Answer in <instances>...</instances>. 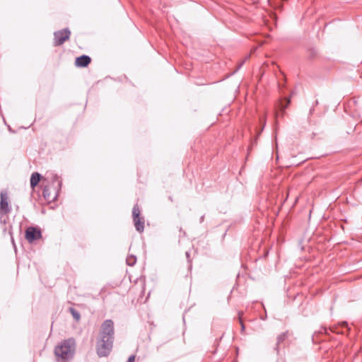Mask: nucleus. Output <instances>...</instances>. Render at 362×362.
<instances>
[{
	"label": "nucleus",
	"mask_w": 362,
	"mask_h": 362,
	"mask_svg": "<svg viewBox=\"0 0 362 362\" xmlns=\"http://www.w3.org/2000/svg\"><path fill=\"white\" fill-rule=\"evenodd\" d=\"M41 175L38 173H33L30 177V186L34 188L40 182Z\"/></svg>",
	"instance_id": "obj_9"
},
{
	"label": "nucleus",
	"mask_w": 362,
	"mask_h": 362,
	"mask_svg": "<svg viewBox=\"0 0 362 362\" xmlns=\"http://www.w3.org/2000/svg\"><path fill=\"white\" fill-rule=\"evenodd\" d=\"M71 32L69 29H63L54 33V45L58 46L62 45L66 40H69Z\"/></svg>",
	"instance_id": "obj_5"
},
{
	"label": "nucleus",
	"mask_w": 362,
	"mask_h": 362,
	"mask_svg": "<svg viewBox=\"0 0 362 362\" xmlns=\"http://www.w3.org/2000/svg\"><path fill=\"white\" fill-rule=\"evenodd\" d=\"M281 340H282V337H279V341H281Z\"/></svg>",
	"instance_id": "obj_14"
},
{
	"label": "nucleus",
	"mask_w": 362,
	"mask_h": 362,
	"mask_svg": "<svg viewBox=\"0 0 362 362\" xmlns=\"http://www.w3.org/2000/svg\"><path fill=\"white\" fill-rule=\"evenodd\" d=\"M114 323L111 320H106L101 325L100 338L114 340Z\"/></svg>",
	"instance_id": "obj_3"
},
{
	"label": "nucleus",
	"mask_w": 362,
	"mask_h": 362,
	"mask_svg": "<svg viewBox=\"0 0 362 362\" xmlns=\"http://www.w3.org/2000/svg\"><path fill=\"white\" fill-rule=\"evenodd\" d=\"M91 62L90 58L86 55H82L76 59L75 65L78 67H86Z\"/></svg>",
	"instance_id": "obj_8"
},
{
	"label": "nucleus",
	"mask_w": 362,
	"mask_h": 362,
	"mask_svg": "<svg viewBox=\"0 0 362 362\" xmlns=\"http://www.w3.org/2000/svg\"><path fill=\"white\" fill-rule=\"evenodd\" d=\"M113 345V340L100 338L97 342L96 351L100 357L107 356L110 354Z\"/></svg>",
	"instance_id": "obj_2"
},
{
	"label": "nucleus",
	"mask_w": 362,
	"mask_h": 362,
	"mask_svg": "<svg viewBox=\"0 0 362 362\" xmlns=\"http://www.w3.org/2000/svg\"><path fill=\"white\" fill-rule=\"evenodd\" d=\"M43 195L45 198L49 199V194L47 187L43 189Z\"/></svg>",
	"instance_id": "obj_12"
},
{
	"label": "nucleus",
	"mask_w": 362,
	"mask_h": 362,
	"mask_svg": "<svg viewBox=\"0 0 362 362\" xmlns=\"http://www.w3.org/2000/svg\"><path fill=\"white\" fill-rule=\"evenodd\" d=\"M6 192H1L0 216L6 214L10 211Z\"/></svg>",
	"instance_id": "obj_7"
},
{
	"label": "nucleus",
	"mask_w": 362,
	"mask_h": 362,
	"mask_svg": "<svg viewBox=\"0 0 362 362\" xmlns=\"http://www.w3.org/2000/svg\"><path fill=\"white\" fill-rule=\"evenodd\" d=\"M134 223L137 231L141 233L144 229V219L140 216V209L138 205H135L132 210Z\"/></svg>",
	"instance_id": "obj_4"
},
{
	"label": "nucleus",
	"mask_w": 362,
	"mask_h": 362,
	"mask_svg": "<svg viewBox=\"0 0 362 362\" xmlns=\"http://www.w3.org/2000/svg\"><path fill=\"white\" fill-rule=\"evenodd\" d=\"M134 361H135V356L132 355L129 357L127 362H134Z\"/></svg>",
	"instance_id": "obj_13"
},
{
	"label": "nucleus",
	"mask_w": 362,
	"mask_h": 362,
	"mask_svg": "<svg viewBox=\"0 0 362 362\" xmlns=\"http://www.w3.org/2000/svg\"><path fill=\"white\" fill-rule=\"evenodd\" d=\"M75 351V340L70 338L63 341L54 349V354L58 361L66 362L73 358Z\"/></svg>",
	"instance_id": "obj_1"
},
{
	"label": "nucleus",
	"mask_w": 362,
	"mask_h": 362,
	"mask_svg": "<svg viewBox=\"0 0 362 362\" xmlns=\"http://www.w3.org/2000/svg\"><path fill=\"white\" fill-rule=\"evenodd\" d=\"M136 262V258L134 255L128 256L127 258V264L129 266H133Z\"/></svg>",
	"instance_id": "obj_11"
},
{
	"label": "nucleus",
	"mask_w": 362,
	"mask_h": 362,
	"mask_svg": "<svg viewBox=\"0 0 362 362\" xmlns=\"http://www.w3.org/2000/svg\"><path fill=\"white\" fill-rule=\"evenodd\" d=\"M69 311L71 313L73 317L76 320L79 321L81 319L80 313L73 308H69Z\"/></svg>",
	"instance_id": "obj_10"
},
{
	"label": "nucleus",
	"mask_w": 362,
	"mask_h": 362,
	"mask_svg": "<svg viewBox=\"0 0 362 362\" xmlns=\"http://www.w3.org/2000/svg\"><path fill=\"white\" fill-rule=\"evenodd\" d=\"M25 238L29 243L38 240L41 238V231L34 227H28L25 230Z\"/></svg>",
	"instance_id": "obj_6"
}]
</instances>
